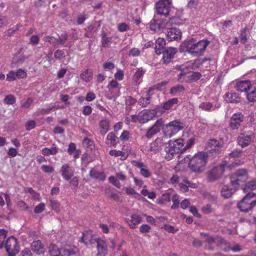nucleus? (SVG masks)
I'll list each match as a JSON object with an SVG mask.
<instances>
[{
  "instance_id": "e2e57ef3",
  "label": "nucleus",
  "mask_w": 256,
  "mask_h": 256,
  "mask_svg": "<svg viewBox=\"0 0 256 256\" xmlns=\"http://www.w3.org/2000/svg\"><path fill=\"white\" fill-rule=\"evenodd\" d=\"M130 29L129 25L126 23L122 22L118 24V30L120 32H126Z\"/></svg>"
},
{
  "instance_id": "774afa93",
  "label": "nucleus",
  "mask_w": 256,
  "mask_h": 256,
  "mask_svg": "<svg viewBox=\"0 0 256 256\" xmlns=\"http://www.w3.org/2000/svg\"><path fill=\"white\" fill-rule=\"evenodd\" d=\"M41 168L44 172L48 174H51L54 172V168L51 166L42 165Z\"/></svg>"
},
{
  "instance_id": "a878e982",
  "label": "nucleus",
  "mask_w": 256,
  "mask_h": 256,
  "mask_svg": "<svg viewBox=\"0 0 256 256\" xmlns=\"http://www.w3.org/2000/svg\"><path fill=\"white\" fill-rule=\"evenodd\" d=\"M90 176L94 179L101 181H104L106 178V174L104 172L97 171L94 168L90 171Z\"/></svg>"
},
{
  "instance_id": "c9c22d12",
  "label": "nucleus",
  "mask_w": 256,
  "mask_h": 256,
  "mask_svg": "<svg viewBox=\"0 0 256 256\" xmlns=\"http://www.w3.org/2000/svg\"><path fill=\"white\" fill-rule=\"evenodd\" d=\"M58 150L56 146H52L50 148H45L42 150V154L46 156L54 155L58 152Z\"/></svg>"
},
{
  "instance_id": "c85d7f7f",
  "label": "nucleus",
  "mask_w": 256,
  "mask_h": 256,
  "mask_svg": "<svg viewBox=\"0 0 256 256\" xmlns=\"http://www.w3.org/2000/svg\"><path fill=\"white\" fill-rule=\"evenodd\" d=\"M166 46V41L164 38H158L156 42V52L158 54L162 53V50Z\"/></svg>"
},
{
  "instance_id": "5fc2aeb1",
  "label": "nucleus",
  "mask_w": 256,
  "mask_h": 256,
  "mask_svg": "<svg viewBox=\"0 0 256 256\" xmlns=\"http://www.w3.org/2000/svg\"><path fill=\"white\" fill-rule=\"evenodd\" d=\"M55 106H50L45 108L39 109L37 110L36 112L38 115H43L44 114H47L50 113L54 108Z\"/></svg>"
},
{
  "instance_id": "680f3d73",
  "label": "nucleus",
  "mask_w": 256,
  "mask_h": 256,
  "mask_svg": "<svg viewBox=\"0 0 256 256\" xmlns=\"http://www.w3.org/2000/svg\"><path fill=\"white\" fill-rule=\"evenodd\" d=\"M184 88L183 86L178 85L170 89V93L173 94H175L178 92L184 91Z\"/></svg>"
},
{
  "instance_id": "1a4fd4ad",
  "label": "nucleus",
  "mask_w": 256,
  "mask_h": 256,
  "mask_svg": "<svg viewBox=\"0 0 256 256\" xmlns=\"http://www.w3.org/2000/svg\"><path fill=\"white\" fill-rule=\"evenodd\" d=\"M5 248L8 256H15L19 252L17 240L12 236L8 238L6 242Z\"/></svg>"
},
{
  "instance_id": "c03bdc74",
  "label": "nucleus",
  "mask_w": 256,
  "mask_h": 256,
  "mask_svg": "<svg viewBox=\"0 0 256 256\" xmlns=\"http://www.w3.org/2000/svg\"><path fill=\"white\" fill-rule=\"evenodd\" d=\"M92 236L88 232H84L81 238L80 242L84 243L86 245H87L89 242H90Z\"/></svg>"
},
{
  "instance_id": "4d7b16f0",
  "label": "nucleus",
  "mask_w": 256,
  "mask_h": 256,
  "mask_svg": "<svg viewBox=\"0 0 256 256\" xmlns=\"http://www.w3.org/2000/svg\"><path fill=\"white\" fill-rule=\"evenodd\" d=\"M108 180L110 182L112 183L114 186H116V188H120L121 184L119 181L117 180L116 178L114 176H110L108 178Z\"/></svg>"
},
{
  "instance_id": "9b49d317",
  "label": "nucleus",
  "mask_w": 256,
  "mask_h": 256,
  "mask_svg": "<svg viewBox=\"0 0 256 256\" xmlns=\"http://www.w3.org/2000/svg\"><path fill=\"white\" fill-rule=\"evenodd\" d=\"M254 138V134L252 132H242L238 136V142L242 148H244L251 143Z\"/></svg>"
},
{
  "instance_id": "aec40b11",
  "label": "nucleus",
  "mask_w": 256,
  "mask_h": 256,
  "mask_svg": "<svg viewBox=\"0 0 256 256\" xmlns=\"http://www.w3.org/2000/svg\"><path fill=\"white\" fill-rule=\"evenodd\" d=\"M252 84L250 80H241L236 82V88L238 91L247 92L250 90Z\"/></svg>"
},
{
  "instance_id": "39448f33",
  "label": "nucleus",
  "mask_w": 256,
  "mask_h": 256,
  "mask_svg": "<svg viewBox=\"0 0 256 256\" xmlns=\"http://www.w3.org/2000/svg\"><path fill=\"white\" fill-rule=\"evenodd\" d=\"M256 206V194L252 192H248L238 204V208L244 212L252 210Z\"/></svg>"
},
{
  "instance_id": "864d4df0",
  "label": "nucleus",
  "mask_w": 256,
  "mask_h": 256,
  "mask_svg": "<svg viewBox=\"0 0 256 256\" xmlns=\"http://www.w3.org/2000/svg\"><path fill=\"white\" fill-rule=\"evenodd\" d=\"M246 32V28H242L240 31V42L242 44H245L248 40Z\"/></svg>"
},
{
  "instance_id": "b1692460",
  "label": "nucleus",
  "mask_w": 256,
  "mask_h": 256,
  "mask_svg": "<svg viewBox=\"0 0 256 256\" xmlns=\"http://www.w3.org/2000/svg\"><path fill=\"white\" fill-rule=\"evenodd\" d=\"M162 146V139L157 138L155 140L152 142L150 147V150L156 154L160 152Z\"/></svg>"
},
{
  "instance_id": "ea45409f",
  "label": "nucleus",
  "mask_w": 256,
  "mask_h": 256,
  "mask_svg": "<svg viewBox=\"0 0 256 256\" xmlns=\"http://www.w3.org/2000/svg\"><path fill=\"white\" fill-rule=\"evenodd\" d=\"M246 97L249 102H256V88H254L250 92H246Z\"/></svg>"
},
{
  "instance_id": "72a5a7b5",
  "label": "nucleus",
  "mask_w": 256,
  "mask_h": 256,
  "mask_svg": "<svg viewBox=\"0 0 256 256\" xmlns=\"http://www.w3.org/2000/svg\"><path fill=\"white\" fill-rule=\"evenodd\" d=\"M60 256H71L74 255L76 252L74 248L66 246L60 250Z\"/></svg>"
},
{
  "instance_id": "0e129e2a",
  "label": "nucleus",
  "mask_w": 256,
  "mask_h": 256,
  "mask_svg": "<svg viewBox=\"0 0 256 256\" xmlns=\"http://www.w3.org/2000/svg\"><path fill=\"white\" fill-rule=\"evenodd\" d=\"M36 126V122L34 120H29L25 124V128L27 130H30Z\"/></svg>"
},
{
  "instance_id": "09e8293b",
  "label": "nucleus",
  "mask_w": 256,
  "mask_h": 256,
  "mask_svg": "<svg viewBox=\"0 0 256 256\" xmlns=\"http://www.w3.org/2000/svg\"><path fill=\"white\" fill-rule=\"evenodd\" d=\"M201 235L204 236L206 237V241L208 244H214L216 236H210L208 234L201 233Z\"/></svg>"
},
{
  "instance_id": "4be33fe9",
  "label": "nucleus",
  "mask_w": 256,
  "mask_h": 256,
  "mask_svg": "<svg viewBox=\"0 0 256 256\" xmlns=\"http://www.w3.org/2000/svg\"><path fill=\"white\" fill-rule=\"evenodd\" d=\"M32 250L38 254H43L44 252V250L40 240H34L31 244Z\"/></svg>"
},
{
  "instance_id": "423d86ee",
  "label": "nucleus",
  "mask_w": 256,
  "mask_h": 256,
  "mask_svg": "<svg viewBox=\"0 0 256 256\" xmlns=\"http://www.w3.org/2000/svg\"><path fill=\"white\" fill-rule=\"evenodd\" d=\"M224 144L216 139L208 140L206 144L208 156L216 157L220 154L222 150Z\"/></svg>"
},
{
  "instance_id": "bb28decb",
  "label": "nucleus",
  "mask_w": 256,
  "mask_h": 256,
  "mask_svg": "<svg viewBox=\"0 0 256 256\" xmlns=\"http://www.w3.org/2000/svg\"><path fill=\"white\" fill-rule=\"evenodd\" d=\"M165 152L164 158L168 160H172L174 154H178V151L170 144L169 146L166 148Z\"/></svg>"
},
{
  "instance_id": "6e6d98bb",
  "label": "nucleus",
  "mask_w": 256,
  "mask_h": 256,
  "mask_svg": "<svg viewBox=\"0 0 256 256\" xmlns=\"http://www.w3.org/2000/svg\"><path fill=\"white\" fill-rule=\"evenodd\" d=\"M144 73L145 71L142 68L137 70L134 75L137 82H140L138 80L143 76Z\"/></svg>"
},
{
  "instance_id": "603ef678",
  "label": "nucleus",
  "mask_w": 256,
  "mask_h": 256,
  "mask_svg": "<svg viewBox=\"0 0 256 256\" xmlns=\"http://www.w3.org/2000/svg\"><path fill=\"white\" fill-rule=\"evenodd\" d=\"M120 84L116 80H112L108 84L107 86V88L110 91L112 89L118 88V90H120V88L119 87Z\"/></svg>"
},
{
  "instance_id": "f3484780",
  "label": "nucleus",
  "mask_w": 256,
  "mask_h": 256,
  "mask_svg": "<svg viewBox=\"0 0 256 256\" xmlns=\"http://www.w3.org/2000/svg\"><path fill=\"white\" fill-rule=\"evenodd\" d=\"M98 250L97 256H105L107 254L108 248L106 242L100 238L95 239Z\"/></svg>"
},
{
  "instance_id": "cd10ccee",
  "label": "nucleus",
  "mask_w": 256,
  "mask_h": 256,
  "mask_svg": "<svg viewBox=\"0 0 256 256\" xmlns=\"http://www.w3.org/2000/svg\"><path fill=\"white\" fill-rule=\"evenodd\" d=\"M107 144H110L111 146L115 147L118 142V138L112 132L108 133L107 135L106 142Z\"/></svg>"
},
{
  "instance_id": "f8f14e48",
  "label": "nucleus",
  "mask_w": 256,
  "mask_h": 256,
  "mask_svg": "<svg viewBox=\"0 0 256 256\" xmlns=\"http://www.w3.org/2000/svg\"><path fill=\"white\" fill-rule=\"evenodd\" d=\"M177 52V49L175 48L170 47L165 49L162 53V58L161 62L165 64L170 63L174 58V55Z\"/></svg>"
},
{
  "instance_id": "f03ea898",
  "label": "nucleus",
  "mask_w": 256,
  "mask_h": 256,
  "mask_svg": "<svg viewBox=\"0 0 256 256\" xmlns=\"http://www.w3.org/2000/svg\"><path fill=\"white\" fill-rule=\"evenodd\" d=\"M208 154L201 152L195 154L188 163L190 168L194 172H201L204 170L207 163Z\"/></svg>"
},
{
  "instance_id": "2f4dec72",
  "label": "nucleus",
  "mask_w": 256,
  "mask_h": 256,
  "mask_svg": "<svg viewBox=\"0 0 256 256\" xmlns=\"http://www.w3.org/2000/svg\"><path fill=\"white\" fill-rule=\"evenodd\" d=\"M151 90L152 88H150L148 90L147 92V97H141L138 101L139 104L143 108L146 107L150 102L151 96H150V93Z\"/></svg>"
},
{
  "instance_id": "69168bd1",
  "label": "nucleus",
  "mask_w": 256,
  "mask_h": 256,
  "mask_svg": "<svg viewBox=\"0 0 256 256\" xmlns=\"http://www.w3.org/2000/svg\"><path fill=\"white\" fill-rule=\"evenodd\" d=\"M50 205L53 210L57 212L60 211V204L58 201L55 200H50Z\"/></svg>"
},
{
  "instance_id": "052dcab7",
  "label": "nucleus",
  "mask_w": 256,
  "mask_h": 256,
  "mask_svg": "<svg viewBox=\"0 0 256 256\" xmlns=\"http://www.w3.org/2000/svg\"><path fill=\"white\" fill-rule=\"evenodd\" d=\"M140 173L142 176L146 178H150L152 176L151 172L146 168V166L140 170Z\"/></svg>"
},
{
  "instance_id": "7ed1b4c3",
  "label": "nucleus",
  "mask_w": 256,
  "mask_h": 256,
  "mask_svg": "<svg viewBox=\"0 0 256 256\" xmlns=\"http://www.w3.org/2000/svg\"><path fill=\"white\" fill-rule=\"evenodd\" d=\"M178 18L172 17L168 19H159L154 16L150 22V29L155 32H158L166 28H169L173 24H176Z\"/></svg>"
},
{
  "instance_id": "4c0bfd02",
  "label": "nucleus",
  "mask_w": 256,
  "mask_h": 256,
  "mask_svg": "<svg viewBox=\"0 0 256 256\" xmlns=\"http://www.w3.org/2000/svg\"><path fill=\"white\" fill-rule=\"evenodd\" d=\"M178 102V99L177 98H172L169 100L168 101L164 103L163 108L166 110L170 109L172 106Z\"/></svg>"
},
{
  "instance_id": "3c124183",
  "label": "nucleus",
  "mask_w": 256,
  "mask_h": 256,
  "mask_svg": "<svg viewBox=\"0 0 256 256\" xmlns=\"http://www.w3.org/2000/svg\"><path fill=\"white\" fill-rule=\"evenodd\" d=\"M16 101V98L12 94L7 95L4 99V102L8 105L14 104Z\"/></svg>"
},
{
  "instance_id": "a18cd8bd",
  "label": "nucleus",
  "mask_w": 256,
  "mask_h": 256,
  "mask_svg": "<svg viewBox=\"0 0 256 256\" xmlns=\"http://www.w3.org/2000/svg\"><path fill=\"white\" fill-rule=\"evenodd\" d=\"M242 152V151L241 150L235 149L230 154L229 158H238L241 156ZM228 158V157L225 158L224 160H226Z\"/></svg>"
},
{
  "instance_id": "473e14b6",
  "label": "nucleus",
  "mask_w": 256,
  "mask_h": 256,
  "mask_svg": "<svg viewBox=\"0 0 256 256\" xmlns=\"http://www.w3.org/2000/svg\"><path fill=\"white\" fill-rule=\"evenodd\" d=\"M80 78L86 82L90 81L92 78V70L87 69L80 75Z\"/></svg>"
},
{
  "instance_id": "393cba45",
  "label": "nucleus",
  "mask_w": 256,
  "mask_h": 256,
  "mask_svg": "<svg viewBox=\"0 0 256 256\" xmlns=\"http://www.w3.org/2000/svg\"><path fill=\"white\" fill-rule=\"evenodd\" d=\"M99 126L100 128V132L102 136H104L110 130V121L108 120H101L99 122Z\"/></svg>"
},
{
  "instance_id": "412c9836",
  "label": "nucleus",
  "mask_w": 256,
  "mask_h": 256,
  "mask_svg": "<svg viewBox=\"0 0 256 256\" xmlns=\"http://www.w3.org/2000/svg\"><path fill=\"white\" fill-rule=\"evenodd\" d=\"M225 98L226 100L230 103H238L240 102V98L239 94L234 92L226 93Z\"/></svg>"
},
{
  "instance_id": "79ce46f5",
  "label": "nucleus",
  "mask_w": 256,
  "mask_h": 256,
  "mask_svg": "<svg viewBox=\"0 0 256 256\" xmlns=\"http://www.w3.org/2000/svg\"><path fill=\"white\" fill-rule=\"evenodd\" d=\"M172 200L173 204L171 206V208L172 210L178 208L180 206L179 196L177 194H174L172 198Z\"/></svg>"
},
{
  "instance_id": "37998d69",
  "label": "nucleus",
  "mask_w": 256,
  "mask_h": 256,
  "mask_svg": "<svg viewBox=\"0 0 256 256\" xmlns=\"http://www.w3.org/2000/svg\"><path fill=\"white\" fill-rule=\"evenodd\" d=\"M199 108L202 110L210 111L214 110V108L213 107L212 104L209 102H202L199 106Z\"/></svg>"
},
{
  "instance_id": "ddd939ff",
  "label": "nucleus",
  "mask_w": 256,
  "mask_h": 256,
  "mask_svg": "<svg viewBox=\"0 0 256 256\" xmlns=\"http://www.w3.org/2000/svg\"><path fill=\"white\" fill-rule=\"evenodd\" d=\"M164 124V121L162 118L158 120L148 130L146 136L148 138H152L154 134L160 131L161 128H162Z\"/></svg>"
},
{
  "instance_id": "13d9d810",
  "label": "nucleus",
  "mask_w": 256,
  "mask_h": 256,
  "mask_svg": "<svg viewBox=\"0 0 256 256\" xmlns=\"http://www.w3.org/2000/svg\"><path fill=\"white\" fill-rule=\"evenodd\" d=\"M223 250L226 252H228L230 250H232L234 252H238L242 250V248L240 245L236 244L234 247L231 248L230 246H228L227 248H224Z\"/></svg>"
},
{
  "instance_id": "7c9ffc66",
  "label": "nucleus",
  "mask_w": 256,
  "mask_h": 256,
  "mask_svg": "<svg viewBox=\"0 0 256 256\" xmlns=\"http://www.w3.org/2000/svg\"><path fill=\"white\" fill-rule=\"evenodd\" d=\"M26 57L24 55L15 56L13 58L11 65L12 68H16L22 65L25 61Z\"/></svg>"
},
{
  "instance_id": "338daca9",
  "label": "nucleus",
  "mask_w": 256,
  "mask_h": 256,
  "mask_svg": "<svg viewBox=\"0 0 256 256\" xmlns=\"http://www.w3.org/2000/svg\"><path fill=\"white\" fill-rule=\"evenodd\" d=\"M8 24V20L6 16L0 15V28L6 26Z\"/></svg>"
},
{
  "instance_id": "8fccbe9b",
  "label": "nucleus",
  "mask_w": 256,
  "mask_h": 256,
  "mask_svg": "<svg viewBox=\"0 0 256 256\" xmlns=\"http://www.w3.org/2000/svg\"><path fill=\"white\" fill-rule=\"evenodd\" d=\"M7 235L6 230L2 229L0 230V249L2 248L4 246V241Z\"/></svg>"
},
{
  "instance_id": "6ab92c4d",
  "label": "nucleus",
  "mask_w": 256,
  "mask_h": 256,
  "mask_svg": "<svg viewBox=\"0 0 256 256\" xmlns=\"http://www.w3.org/2000/svg\"><path fill=\"white\" fill-rule=\"evenodd\" d=\"M166 36L169 41L178 40L181 39L182 34L180 29L172 28L168 32Z\"/></svg>"
},
{
  "instance_id": "6e6552de",
  "label": "nucleus",
  "mask_w": 256,
  "mask_h": 256,
  "mask_svg": "<svg viewBox=\"0 0 256 256\" xmlns=\"http://www.w3.org/2000/svg\"><path fill=\"white\" fill-rule=\"evenodd\" d=\"M248 178L247 171L245 169H239L230 176V184L232 187L238 188L241 182H245Z\"/></svg>"
},
{
  "instance_id": "5701e85b",
  "label": "nucleus",
  "mask_w": 256,
  "mask_h": 256,
  "mask_svg": "<svg viewBox=\"0 0 256 256\" xmlns=\"http://www.w3.org/2000/svg\"><path fill=\"white\" fill-rule=\"evenodd\" d=\"M236 188H230L228 185H224L221 190L222 196L224 198H229L236 192Z\"/></svg>"
},
{
  "instance_id": "f704fd0d",
  "label": "nucleus",
  "mask_w": 256,
  "mask_h": 256,
  "mask_svg": "<svg viewBox=\"0 0 256 256\" xmlns=\"http://www.w3.org/2000/svg\"><path fill=\"white\" fill-rule=\"evenodd\" d=\"M82 146L87 150H92L95 148L94 141L88 138H86L83 140Z\"/></svg>"
},
{
  "instance_id": "a211bd4d",
  "label": "nucleus",
  "mask_w": 256,
  "mask_h": 256,
  "mask_svg": "<svg viewBox=\"0 0 256 256\" xmlns=\"http://www.w3.org/2000/svg\"><path fill=\"white\" fill-rule=\"evenodd\" d=\"M142 217L137 214H132L130 218H126V221L130 228L134 229L141 222Z\"/></svg>"
},
{
  "instance_id": "2eb2a0df",
  "label": "nucleus",
  "mask_w": 256,
  "mask_h": 256,
  "mask_svg": "<svg viewBox=\"0 0 256 256\" xmlns=\"http://www.w3.org/2000/svg\"><path fill=\"white\" fill-rule=\"evenodd\" d=\"M244 116L241 113L238 112L232 114L230 119V126L232 130L238 129L242 122L244 120Z\"/></svg>"
},
{
  "instance_id": "f257e3e1",
  "label": "nucleus",
  "mask_w": 256,
  "mask_h": 256,
  "mask_svg": "<svg viewBox=\"0 0 256 256\" xmlns=\"http://www.w3.org/2000/svg\"><path fill=\"white\" fill-rule=\"evenodd\" d=\"M209 44V42L202 40L196 42L193 40L182 42L180 46V50H185L194 56H202Z\"/></svg>"
},
{
  "instance_id": "58836bf2",
  "label": "nucleus",
  "mask_w": 256,
  "mask_h": 256,
  "mask_svg": "<svg viewBox=\"0 0 256 256\" xmlns=\"http://www.w3.org/2000/svg\"><path fill=\"white\" fill-rule=\"evenodd\" d=\"M60 250L54 244H51L49 247V252L52 256H60Z\"/></svg>"
},
{
  "instance_id": "a19ab883",
  "label": "nucleus",
  "mask_w": 256,
  "mask_h": 256,
  "mask_svg": "<svg viewBox=\"0 0 256 256\" xmlns=\"http://www.w3.org/2000/svg\"><path fill=\"white\" fill-rule=\"evenodd\" d=\"M68 38V35L67 34H63L60 36L58 38H56V44H64L67 41Z\"/></svg>"
},
{
  "instance_id": "c756f323",
  "label": "nucleus",
  "mask_w": 256,
  "mask_h": 256,
  "mask_svg": "<svg viewBox=\"0 0 256 256\" xmlns=\"http://www.w3.org/2000/svg\"><path fill=\"white\" fill-rule=\"evenodd\" d=\"M182 139H178L173 142L172 146L178 153H181L185 152L184 146Z\"/></svg>"
},
{
  "instance_id": "4468645a",
  "label": "nucleus",
  "mask_w": 256,
  "mask_h": 256,
  "mask_svg": "<svg viewBox=\"0 0 256 256\" xmlns=\"http://www.w3.org/2000/svg\"><path fill=\"white\" fill-rule=\"evenodd\" d=\"M156 114V112L154 110H144L139 113L140 117V123L144 124L154 118Z\"/></svg>"
},
{
  "instance_id": "20e7f679",
  "label": "nucleus",
  "mask_w": 256,
  "mask_h": 256,
  "mask_svg": "<svg viewBox=\"0 0 256 256\" xmlns=\"http://www.w3.org/2000/svg\"><path fill=\"white\" fill-rule=\"evenodd\" d=\"M237 163L232 162L230 164L227 160H224L220 166L214 167L208 174V179L210 182H214L221 178L224 171V168H231L234 167Z\"/></svg>"
},
{
  "instance_id": "9d476101",
  "label": "nucleus",
  "mask_w": 256,
  "mask_h": 256,
  "mask_svg": "<svg viewBox=\"0 0 256 256\" xmlns=\"http://www.w3.org/2000/svg\"><path fill=\"white\" fill-rule=\"evenodd\" d=\"M171 2L170 0H160L156 4L158 14L167 16L170 11Z\"/></svg>"
},
{
  "instance_id": "0eeeda50",
  "label": "nucleus",
  "mask_w": 256,
  "mask_h": 256,
  "mask_svg": "<svg viewBox=\"0 0 256 256\" xmlns=\"http://www.w3.org/2000/svg\"><path fill=\"white\" fill-rule=\"evenodd\" d=\"M183 124L180 120H174L162 126L166 136L170 138L184 128Z\"/></svg>"
},
{
  "instance_id": "bf43d9fd",
  "label": "nucleus",
  "mask_w": 256,
  "mask_h": 256,
  "mask_svg": "<svg viewBox=\"0 0 256 256\" xmlns=\"http://www.w3.org/2000/svg\"><path fill=\"white\" fill-rule=\"evenodd\" d=\"M82 163L87 165L92 161L90 156L88 154H84L82 157Z\"/></svg>"
},
{
  "instance_id": "dca6fc26",
  "label": "nucleus",
  "mask_w": 256,
  "mask_h": 256,
  "mask_svg": "<svg viewBox=\"0 0 256 256\" xmlns=\"http://www.w3.org/2000/svg\"><path fill=\"white\" fill-rule=\"evenodd\" d=\"M62 178L66 180H70L74 175V170L68 164H63L60 169Z\"/></svg>"
},
{
  "instance_id": "e433bc0d",
  "label": "nucleus",
  "mask_w": 256,
  "mask_h": 256,
  "mask_svg": "<svg viewBox=\"0 0 256 256\" xmlns=\"http://www.w3.org/2000/svg\"><path fill=\"white\" fill-rule=\"evenodd\" d=\"M112 43V38L107 37L106 34H103L102 36V45L104 48L109 47Z\"/></svg>"
},
{
  "instance_id": "de8ad7c7",
  "label": "nucleus",
  "mask_w": 256,
  "mask_h": 256,
  "mask_svg": "<svg viewBox=\"0 0 256 256\" xmlns=\"http://www.w3.org/2000/svg\"><path fill=\"white\" fill-rule=\"evenodd\" d=\"M216 244L221 247H222L224 246H226L227 243L225 240L222 238V237L216 236L215 242ZM223 250V248H222Z\"/></svg>"
},
{
  "instance_id": "49530a36",
  "label": "nucleus",
  "mask_w": 256,
  "mask_h": 256,
  "mask_svg": "<svg viewBox=\"0 0 256 256\" xmlns=\"http://www.w3.org/2000/svg\"><path fill=\"white\" fill-rule=\"evenodd\" d=\"M162 228L167 232L172 234H175L178 230V228H175L172 226L168 224H164Z\"/></svg>"
}]
</instances>
